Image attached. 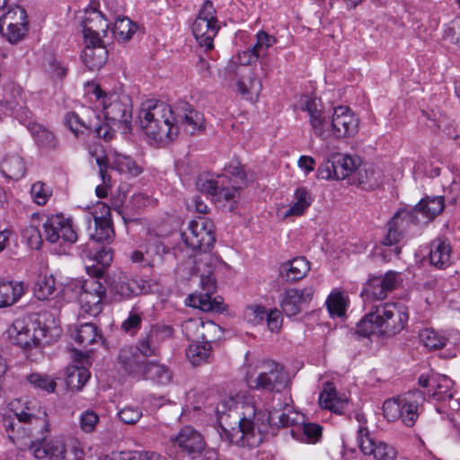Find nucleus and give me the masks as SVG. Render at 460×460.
<instances>
[{"mask_svg": "<svg viewBox=\"0 0 460 460\" xmlns=\"http://www.w3.org/2000/svg\"><path fill=\"white\" fill-rule=\"evenodd\" d=\"M243 416H238V428L232 429V431L222 426L231 443L238 447L249 449L259 447L268 432L270 426L295 427L303 422L304 416L293 411L288 406L283 411L270 410L264 406L261 408L256 404H247Z\"/></svg>", "mask_w": 460, "mask_h": 460, "instance_id": "1", "label": "nucleus"}, {"mask_svg": "<svg viewBox=\"0 0 460 460\" xmlns=\"http://www.w3.org/2000/svg\"><path fill=\"white\" fill-rule=\"evenodd\" d=\"M181 240L193 252V269L203 270L217 269L220 258L212 252L216 243L215 226L208 217H199L188 223V226L181 234Z\"/></svg>", "mask_w": 460, "mask_h": 460, "instance_id": "2", "label": "nucleus"}, {"mask_svg": "<svg viewBox=\"0 0 460 460\" xmlns=\"http://www.w3.org/2000/svg\"><path fill=\"white\" fill-rule=\"evenodd\" d=\"M408 320L409 313L403 305L385 303L372 306L357 324V332L364 337L394 336L405 328Z\"/></svg>", "mask_w": 460, "mask_h": 460, "instance_id": "3", "label": "nucleus"}, {"mask_svg": "<svg viewBox=\"0 0 460 460\" xmlns=\"http://www.w3.org/2000/svg\"><path fill=\"white\" fill-rule=\"evenodd\" d=\"M138 119L145 134L156 142L171 141L179 133V127L174 124V109L164 102L148 100L143 102Z\"/></svg>", "mask_w": 460, "mask_h": 460, "instance_id": "4", "label": "nucleus"}, {"mask_svg": "<svg viewBox=\"0 0 460 460\" xmlns=\"http://www.w3.org/2000/svg\"><path fill=\"white\" fill-rule=\"evenodd\" d=\"M226 173L214 179L199 177L196 181L198 190L212 197V200L219 207L234 209L239 198V181H243L245 174L239 163L225 167Z\"/></svg>", "mask_w": 460, "mask_h": 460, "instance_id": "5", "label": "nucleus"}, {"mask_svg": "<svg viewBox=\"0 0 460 460\" xmlns=\"http://www.w3.org/2000/svg\"><path fill=\"white\" fill-rule=\"evenodd\" d=\"M244 381L251 390L279 394L288 385L284 367L279 362L262 358L249 364Z\"/></svg>", "mask_w": 460, "mask_h": 460, "instance_id": "6", "label": "nucleus"}, {"mask_svg": "<svg viewBox=\"0 0 460 460\" xmlns=\"http://www.w3.org/2000/svg\"><path fill=\"white\" fill-rule=\"evenodd\" d=\"M7 336L10 341L31 355L32 350H40L46 330L28 317L16 318L8 327Z\"/></svg>", "mask_w": 460, "mask_h": 460, "instance_id": "7", "label": "nucleus"}, {"mask_svg": "<svg viewBox=\"0 0 460 460\" xmlns=\"http://www.w3.org/2000/svg\"><path fill=\"white\" fill-rule=\"evenodd\" d=\"M298 105L308 115L311 130L314 136L326 140L332 137V114L326 110L322 100L317 97L303 95Z\"/></svg>", "mask_w": 460, "mask_h": 460, "instance_id": "8", "label": "nucleus"}, {"mask_svg": "<svg viewBox=\"0 0 460 460\" xmlns=\"http://www.w3.org/2000/svg\"><path fill=\"white\" fill-rule=\"evenodd\" d=\"M93 93L98 100L102 98V111L107 121L118 128H127L130 124L131 107L128 96L117 93L107 95L99 85L94 88Z\"/></svg>", "mask_w": 460, "mask_h": 460, "instance_id": "9", "label": "nucleus"}, {"mask_svg": "<svg viewBox=\"0 0 460 460\" xmlns=\"http://www.w3.org/2000/svg\"><path fill=\"white\" fill-rule=\"evenodd\" d=\"M217 269L208 268L203 270H193L196 275L199 276V284L204 293L192 294L189 296V305L199 308L203 312H221L224 308L223 298L221 296L212 297L216 290V279L214 272Z\"/></svg>", "mask_w": 460, "mask_h": 460, "instance_id": "10", "label": "nucleus"}, {"mask_svg": "<svg viewBox=\"0 0 460 460\" xmlns=\"http://www.w3.org/2000/svg\"><path fill=\"white\" fill-rule=\"evenodd\" d=\"M219 30L217 11L210 0L204 1L192 24V33L200 47L210 50Z\"/></svg>", "mask_w": 460, "mask_h": 460, "instance_id": "11", "label": "nucleus"}, {"mask_svg": "<svg viewBox=\"0 0 460 460\" xmlns=\"http://www.w3.org/2000/svg\"><path fill=\"white\" fill-rule=\"evenodd\" d=\"M75 287L80 288L79 303L82 312L89 316H98L106 301V287L94 278L76 280Z\"/></svg>", "mask_w": 460, "mask_h": 460, "instance_id": "12", "label": "nucleus"}, {"mask_svg": "<svg viewBox=\"0 0 460 460\" xmlns=\"http://www.w3.org/2000/svg\"><path fill=\"white\" fill-rule=\"evenodd\" d=\"M172 442L175 447L181 448L185 460H213L216 458V451L206 449L202 435L191 427L182 428Z\"/></svg>", "mask_w": 460, "mask_h": 460, "instance_id": "13", "label": "nucleus"}, {"mask_svg": "<svg viewBox=\"0 0 460 460\" xmlns=\"http://www.w3.org/2000/svg\"><path fill=\"white\" fill-rule=\"evenodd\" d=\"M93 221V231L89 226L91 239L97 243H110L115 237V232L111 218L110 207L103 202H98L86 217V221L91 225Z\"/></svg>", "mask_w": 460, "mask_h": 460, "instance_id": "14", "label": "nucleus"}, {"mask_svg": "<svg viewBox=\"0 0 460 460\" xmlns=\"http://www.w3.org/2000/svg\"><path fill=\"white\" fill-rule=\"evenodd\" d=\"M45 240L56 243L59 241L67 243H75L77 241V233L73 220L63 214H55L47 217L43 223V234Z\"/></svg>", "mask_w": 460, "mask_h": 460, "instance_id": "15", "label": "nucleus"}, {"mask_svg": "<svg viewBox=\"0 0 460 460\" xmlns=\"http://www.w3.org/2000/svg\"><path fill=\"white\" fill-rule=\"evenodd\" d=\"M419 225H423V223L418 216V209L413 208L400 209L387 223V234L383 240V244L385 246L395 245L411 226Z\"/></svg>", "mask_w": 460, "mask_h": 460, "instance_id": "16", "label": "nucleus"}, {"mask_svg": "<svg viewBox=\"0 0 460 460\" xmlns=\"http://www.w3.org/2000/svg\"><path fill=\"white\" fill-rule=\"evenodd\" d=\"M401 281L400 272L388 270L383 276L369 279L361 291V296L365 301L383 300L389 292L398 287Z\"/></svg>", "mask_w": 460, "mask_h": 460, "instance_id": "17", "label": "nucleus"}, {"mask_svg": "<svg viewBox=\"0 0 460 460\" xmlns=\"http://www.w3.org/2000/svg\"><path fill=\"white\" fill-rule=\"evenodd\" d=\"M358 442L361 452L372 456L375 460H396L397 449L385 441L375 440L371 438L366 427L359 426L358 429Z\"/></svg>", "mask_w": 460, "mask_h": 460, "instance_id": "18", "label": "nucleus"}, {"mask_svg": "<svg viewBox=\"0 0 460 460\" xmlns=\"http://www.w3.org/2000/svg\"><path fill=\"white\" fill-rule=\"evenodd\" d=\"M84 48H96L105 46L100 37V31L106 32L109 23L103 14L93 8L86 9L82 21Z\"/></svg>", "mask_w": 460, "mask_h": 460, "instance_id": "19", "label": "nucleus"}, {"mask_svg": "<svg viewBox=\"0 0 460 460\" xmlns=\"http://www.w3.org/2000/svg\"><path fill=\"white\" fill-rule=\"evenodd\" d=\"M314 288L312 286L302 289L289 288L284 291L280 298V307L288 316H295L303 311L313 299Z\"/></svg>", "mask_w": 460, "mask_h": 460, "instance_id": "20", "label": "nucleus"}, {"mask_svg": "<svg viewBox=\"0 0 460 460\" xmlns=\"http://www.w3.org/2000/svg\"><path fill=\"white\" fill-rule=\"evenodd\" d=\"M174 124L190 135L205 128L204 115L194 110L188 102H178L174 107Z\"/></svg>", "mask_w": 460, "mask_h": 460, "instance_id": "21", "label": "nucleus"}, {"mask_svg": "<svg viewBox=\"0 0 460 460\" xmlns=\"http://www.w3.org/2000/svg\"><path fill=\"white\" fill-rule=\"evenodd\" d=\"M358 119L346 106H339L332 112V137L336 138L349 137L358 130Z\"/></svg>", "mask_w": 460, "mask_h": 460, "instance_id": "22", "label": "nucleus"}, {"mask_svg": "<svg viewBox=\"0 0 460 460\" xmlns=\"http://www.w3.org/2000/svg\"><path fill=\"white\" fill-rule=\"evenodd\" d=\"M425 402L424 393L415 389L400 395L402 421L407 427H412L422 411Z\"/></svg>", "mask_w": 460, "mask_h": 460, "instance_id": "23", "label": "nucleus"}, {"mask_svg": "<svg viewBox=\"0 0 460 460\" xmlns=\"http://www.w3.org/2000/svg\"><path fill=\"white\" fill-rule=\"evenodd\" d=\"M147 361L143 358V356L134 347L121 349L118 357L120 369L137 380L143 378Z\"/></svg>", "mask_w": 460, "mask_h": 460, "instance_id": "24", "label": "nucleus"}, {"mask_svg": "<svg viewBox=\"0 0 460 460\" xmlns=\"http://www.w3.org/2000/svg\"><path fill=\"white\" fill-rule=\"evenodd\" d=\"M173 330L170 326L163 325L152 327L145 337H142L135 348L145 358L155 356L159 352L158 344L172 335Z\"/></svg>", "mask_w": 460, "mask_h": 460, "instance_id": "25", "label": "nucleus"}, {"mask_svg": "<svg viewBox=\"0 0 460 460\" xmlns=\"http://www.w3.org/2000/svg\"><path fill=\"white\" fill-rule=\"evenodd\" d=\"M146 281L129 278L126 275L119 276L110 287L111 292L115 299H129L142 294L145 290Z\"/></svg>", "mask_w": 460, "mask_h": 460, "instance_id": "26", "label": "nucleus"}, {"mask_svg": "<svg viewBox=\"0 0 460 460\" xmlns=\"http://www.w3.org/2000/svg\"><path fill=\"white\" fill-rule=\"evenodd\" d=\"M383 178L384 174L380 168L366 164L358 166L356 172L352 175L351 184L364 190H372L381 185Z\"/></svg>", "mask_w": 460, "mask_h": 460, "instance_id": "27", "label": "nucleus"}, {"mask_svg": "<svg viewBox=\"0 0 460 460\" xmlns=\"http://www.w3.org/2000/svg\"><path fill=\"white\" fill-rule=\"evenodd\" d=\"M217 329L211 321H204L201 318H190L181 324L183 335L190 342L205 341L210 338V333Z\"/></svg>", "mask_w": 460, "mask_h": 460, "instance_id": "28", "label": "nucleus"}, {"mask_svg": "<svg viewBox=\"0 0 460 460\" xmlns=\"http://www.w3.org/2000/svg\"><path fill=\"white\" fill-rule=\"evenodd\" d=\"M429 260L431 266L444 270L453 262L452 247L448 240L437 238L430 243Z\"/></svg>", "mask_w": 460, "mask_h": 460, "instance_id": "29", "label": "nucleus"}, {"mask_svg": "<svg viewBox=\"0 0 460 460\" xmlns=\"http://www.w3.org/2000/svg\"><path fill=\"white\" fill-rule=\"evenodd\" d=\"M31 450L39 460H65L66 443L59 439L40 442L33 444Z\"/></svg>", "mask_w": 460, "mask_h": 460, "instance_id": "30", "label": "nucleus"}, {"mask_svg": "<svg viewBox=\"0 0 460 460\" xmlns=\"http://www.w3.org/2000/svg\"><path fill=\"white\" fill-rule=\"evenodd\" d=\"M319 404L323 409L332 411L337 414H341L347 407L348 399L345 396L338 394L335 387L332 384L326 383L319 395Z\"/></svg>", "mask_w": 460, "mask_h": 460, "instance_id": "31", "label": "nucleus"}, {"mask_svg": "<svg viewBox=\"0 0 460 460\" xmlns=\"http://www.w3.org/2000/svg\"><path fill=\"white\" fill-rule=\"evenodd\" d=\"M69 332L71 338L82 348H87L102 339L97 326L91 323L71 325Z\"/></svg>", "mask_w": 460, "mask_h": 460, "instance_id": "32", "label": "nucleus"}, {"mask_svg": "<svg viewBox=\"0 0 460 460\" xmlns=\"http://www.w3.org/2000/svg\"><path fill=\"white\" fill-rule=\"evenodd\" d=\"M444 208V197L435 196L421 199L413 208L418 209V216L420 217L424 225L441 213Z\"/></svg>", "mask_w": 460, "mask_h": 460, "instance_id": "33", "label": "nucleus"}, {"mask_svg": "<svg viewBox=\"0 0 460 460\" xmlns=\"http://www.w3.org/2000/svg\"><path fill=\"white\" fill-rule=\"evenodd\" d=\"M309 270V261L305 257H296L283 263L279 268V272L287 281L293 282L304 279Z\"/></svg>", "mask_w": 460, "mask_h": 460, "instance_id": "34", "label": "nucleus"}, {"mask_svg": "<svg viewBox=\"0 0 460 460\" xmlns=\"http://www.w3.org/2000/svg\"><path fill=\"white\" fill-rule=\"evenodd\" d=\"M0 170L5 178L19 181L26 174V164L22 156L11 154L4 156L1 163Z\"/></svg>", "mask_w": 460, "mask_h": 460, "instance_id": "35", "label": "nucleus"}, {"mask_svg": "<svg viewBox=\"0 0 460 460\" xmlns=\"http://www.w3.org/2000/svg\"><path fill=\"white\" fill-rule=\"evenodd\" d=\"M237 91L246 100L257 101L262 89V84L254 70L250 69L249 73L243 75L236 83Z\"/></svg>", "mask_w": 460, "mask_h": 460, "instance_id": "36", "label": "nucleus"}, {"mask_svg": "<svg viewBox=\"0 0 460 460\" xmlns=\"http://www.w3.org/2000/svg\"><path fill=\"white\" fill-rule=\"evenodd\" d=\"M142 379L149 380L158 385H167L172 380V372L164 364L148 360Z\"/></svg>", "mask_w": 460, "mask_h": 460, "instance_id": "37", "label": "nucleus"}, {"mask_svg": "<svg viewBox=\"0 0 460 460\" xmlns=\"http://www.w3.org/2000/svg\"><path fill=\"white\" fill-rule=\"evenodd\" d=\"M333 163L336 168V180L341 181L356 172L361 161L358 156L350 155L333 154Z\"/></svg>", "mask_w": 460, "mask_h": 460, "instance_id": "38", "label": "nucleus"}, {"mask_svg": "<svg viewBox=\"0 0 460 460\" xmlns=\"http://www.w3.org/2000/svg\"><path fill=\"white\" fill-rule=\"evenodd\" d=\"M24 293V286L17 281L0 282V308L15 304Z\"/></svg>", "mask_w": 460, "mask_h": 460, "instance_id": "39", "label": "nucleus"}, {"mask_svg": "<svg viewBox=\"0 0 460 460\" xmlns=\"http://www.w3.org/2000/svg\"><path fill=\"white\" fill-rule=\"evenodd\" d=\"M108 163L111 169L118 171L121 174L137 176L143 171L142 167L132 157L117 153L108 158Z\"/></svg>", "mask_w": 460, "mask_h": 460, "instance_id": "40", "label": "nucleus"}, {"mask_svg": "<svg viewBox=\"0 0 460 460\" xmlns=\"http://www.w3.org/2000/svg\"><path fill=\"white\" fill-rule=\"evenodd\" d=\"M454 382L444 375L432 376V388L429 394L437 401H446L453 397Z\"/></svg>", "mask_w": 460, "mask_h": 460, "instance_id": "41", "label": "nucleus"}, {"mask_svg": "<svg viewBox=\"0 0 460 460\" xmlns=\"http://www.w3.org/2000/svg\"><path fill=\"white\" fill-rule=\"evenodd\" d=\"M294 199V202L285 211L283 218L302 216L312 203L311 195L304 187H300L296 190Z\"/></svg>", "mask_w": 460, "mask_h": 460, "instance_id": "42", "label": "nucleus"}, {"mask_svg": "<svg viewBox=\"0 0 460 460\" xmlns=\"http://www.w3.org/2000/svg\"><path fill=\"white\" fill-rule=\"evenodd\" d=\"M108 58V50L106 46L96 48H84L82 54V59L84 65L92 71L102 68Z\"/></svg>", "mask_w": 460, "mask_h": 460, "instance_id": "43", "label": "nucleus"}, {"mask_svg": "<svg viewBox=\"0 0 460 460\" xmlns=\"http://www.w3.org/2000/svg\"><path fill=\"white\" fill-rule=\"evenodd\" d=\"M210 353L211 344L208 340L191 342L186 351V355L192 365L206 362Z\"/></svg>", "mask_w": 460, "mask_h": 460, "instance_id": "44", "label": "nucleus"}, {"mask_svg": "<svg viewBox=\"0 0 460 460\" xmlns=\"http://www.w3.org/2000/svg\"><path fill=\"white\" fill-rule=\"evenodd\" d=\"M112 34L118 40H128L136 32L137 26L128 17H117L111 28Z\"/></svg>", "mask_w": 460, "mask_h": 460, "instance_id": "45", "label": "nucleus"}, {"mask_svg": "<svg viewBox=\"0 0 460 460\" xmlns=\"http://www.w3.org/2000/svg\"><path fill=\"white\" fill-rule=\"evenodd\" d=\"M26 12L23 8L16 5L11 7L0 17V31H4V28L15 27L19 23H27Z\"/></svg>", "mask_w": 460, "mask_h": 460, "instance_id": "46", "label": "nucleus"}, {"mask_svg": "<svg viewBox=\"0 0 460 460\" xmlns=\"http://www.w3.org/2000/svg\"><path fill=\"white\" fill-rule=\"evenodd\" d=\"M327 309L332 316L342 317L345 315L348 298L341 291H332L326 300Z\"/></svg>", "mask_w": 460, "mask_h": 460, "instance_id": "47", "label": "nucleus"}, {"mask_svg": "<svg viewBox=\"0 0 460 460\" xmlns=\"http://www.w3.org/2000/svg\"><path fill=\"white\" fill-rule=\"evenodd\" d=\"M56 290V280L51 275L40 276L33 287L35 296L39 300L49 299Z\"/></svg>", "mask_w": 460, "mask_h": 460, "instance_id": "48", "label": "nucleus"}, {"mask_svg": "<svg viewBox=\"0 0 460 460\" xmlns=\"http://www.w3.org/2000/svg\"><path fill=\"white\" fill-rule=\"evenodd\" d=\"M31 132L37 145L41 148L53 149L57 146L54 134L40 124H34Z\"/></svg>", "mask_w": 460, "mask_h": 460, "instance_id": "49", "label": "nucleus"}, {"mask_svg": "<svg viewBox=\"0 0 460 460\" xmlns=\"http://www.w3.org/2000/svg\"><path fill=\"white\" fill-rule=\"evenodd\" d=\"M258 59V54H256L252 47H251L242 52H239L236 57H233L232 59L229 60L226 69L229 73L237 74V66H246L257 61Z\"/></svg>", "mask_w": 460, "mask_h": 460, "instance_id": "50", "label": "nucleus"}, {"mask_svg": "<svg viewBox=\"0 0 460 460\" xmlns=\"http://www.w3.org/2000/svg\"><path fill=\"white\" fill-rule=\"evenodd\" d=\"M26 379L32 387L48 394L54 393L57 387L55 378L46 374L31 373L26 376Z\"/></svg>", "mask_w": 460, "mask_h": 460, "instance_id": "51", "label": "nucleus"}, {"mask_svg": "<svg viewBox=\"0 0 460 460\" xmlns=\"http://www.w3.org/2000/svg\"><path fill=\"white\" fill-rule=\"evenodd\" d=\"M90 376V372L86 367L74 366L68 370L66 384L71 389L81 390L89 380Z\"/></svg>", "mask_w": 460, "mask_h": 460, "instance_id": "52", "label": "nucleus"}, {"mask_svg": "<svg viewBox=\"0 0 460 460\" xmlns=\"http://www.w3.org/2000/svg\"><path fill=\"white\" fill-rule=\"evenodd\" d=\"M276 43L277 39L266 31H260L256 33V41L252 47L256 54H258L259 58L261 59V64L262 66L265 65L263 58L266 57L267 50Z\"/></svg>", "mask_w": 460, "mask_h": 460, "instance_id": "53", "label": "nucleus"}, {"mask_svg": "<svg viewBox=\"0 0 460 460\" xmlns=\"http://www.w3.org/2000/svg\"><path fill=\"white\" fill-rule=\"evenodd\" d=\"M101 460H166V458L155 452L141 451L133 453L128 458L124 457L121 453H112L102 456Z\"/></svg>", "mask_w": 460, "mask_h": 460, "instance_id": "54", "label": "nucleus"}, {"mask_svg": "<svg viewBox=\"0 0 460 460\" xmlns=\"http://www.w3.org/2000/svg\"><path fill=\"white\" fill-rule=\"evenodd\" d=\"M420 337L424 346L431 349L443 348L447 343V339L444 336L431 329L422 330Z\"/></svg>", "mask_w": 460, "mask_h": 460, "instance_id": "55", "label": "nucleus"}, {"mask_svg": "<svg viewBox=\"0 0 460 460\" xmlns=\"http://www.w3.org/2000/svg\"><path fill=\"white\" fill-rule=\"evenodd\" d=\"M143 321V314L137 308H132L128 316L121 323V329L132 335L136 334L140 329Z\"/></svg>", "mask_w": 460, "mask_h": 460, "instance_id": "56", "label": "nucleus"}, {"mask_svg": "<svg viewBox=\"0 0 460 460\" xmlns=\"http://www.w3.org/2000/svg\"><path fill=\"white\" fill-rule=\"evenodd\" d=\"M84 446L78 438H71L66 444L65 460H84Z\"/></svg>", "mask_w": 460, "mask_h": 460, "instance_id": "57", "label": "nucleus"}, {"mask_svg": "<svg viewBox=\"0 0 460 460\" xmlns=\"http://www.w3.org/2000/svg\"><path fill=\"white\" fill-rule=\"evenodd\" d=\"M31 195L36 204L43 206L52 196V190L44 182L36 181L31 188Z\"/></svg>", "mask_w": 460, "mask_h": 460, "instance_id": "58", "label": "nucleus"}, {"mask_svg": "<svg viewBox=\"0 0 460 460\" xmlns=\"http://www.w3.org/2000/svg\"><path fill=\"white\" fill-rule=\"evenodd\" d=\"M400 396L388 399L383 404V413L388 421L402 420Z\"/></svg>", "mask_w": 460, "mask_h": 460, "instance_id": "59", "label": "nucleus"}, {"mask_svg": "<svg viewBox=\"0 0 460 460\" xmlns=\"http://www.w3.org/2000/svg\"><path fill=\"white\" fill-rule=\"evenodd\" d=\"M65 124L75 134V137H78L80 133H83L84 129L92 128V122L85 123L75 112H68L66 115Z\"/></svg>", "mask_w": 460, "mask_h": 460, "instance_id": "60", "label": "nucleus"}, {"mask_svg": "<svg viewBox=\"0 0 460 460\" xmlns=\"http://www.w3.org/2000/svg\"><path fill=\"white\" fill-rule=\"evenodd\" d=\"M142 410L138 406L128 405L118 411L119 420L128 425L136 424L142 417Z\"/></svg>", "mask_w": 460, "mask_h": 460, "instance_id": "61", "label": "nucleus"}, {"mask_svg": "<svg viewBox=\"0 0 460 460\" xmlns=\"http://www.w3.org/2000/svg\"><path fill=\"white\" fill-rule=\"evenodd\" d=\"M304 440L309 444L317 443L322 438L323 428L316 423H304L303 424Z\"/></svg>", "mask_w": 460, "mask_h": 460, "instance_id": "62", "label": "nucleus"}, {"mask_svg": "<svg viewBox=\"0 0 460 460\" xmlns=\"http://www.w3.org/2000/svg\"><path fill=\"white\" fill-rule=\"evenodd\" d=\"M98 422L99 416L93 411H85L80 416V428L85 433L93 432Z\"/></svg>", "mask_w": 460, "mask_h": 460, "instance_id": "63", "label": "nucleus"}, {"mask_svg": "<svg viewBox=\"0 0 460 460\" xmlns=\"http://www.w3.org/2000/svg\"><path fill=\"white\" fill-rule=\"evenodd\" d=\"M443 38L460 48V17L455 19L451 24L444 30Z\"/></svg>", "mask_w": 460, "mask_h": 460, "instance_id": "64", "label": "nucleus"}]
</instances>
